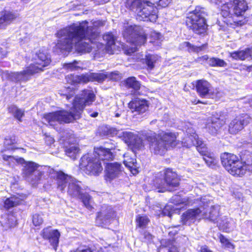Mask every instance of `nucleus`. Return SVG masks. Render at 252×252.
<instances>
[{
  "mask_svg": "<svg viewBox=\"0 0 252 252\" xmlns=\"http://www.w3.org/2000/svg\"><path fill=\"white\" fill-rule=\"evenodd\" d=\"M88 22L84 21L78 25L74 24L58 30L56 33L58 38L55 48L61 51L70 52L73 48V40H75V46L79 53H89L92 47L89 43L84 41L88 39L94 43L100 36L95 28L89 26Z\"/></svg>",
  "mask_w": 252,
  "mask_h": 252,
  "instance_id": "obj_1",
  "label": "nucleus"
},
{
  "mask_svg": "<svg viewBox=\"0 0 252 252\" xmlns=\"http://www.w3.org/2000/svg\"><path fill=\"white\" fill-rule=\"evenodd\" d=\"M95 98L93 90L84 89L80 95L75 96L69 112L63 109L46 113L43 115L42 119L52 126H55L57 122L60 124L70 123L80 119L85 107L91 105Z\"/></svg>",
  "mask_w": 252,
  "mask_h": 252,
  "instance_id": "obj_2",
  "label": "nucleus"
},
{
  "mask_svg": "<svg viewBox=\"0 0 252 252\" xmlns=\"http://www.w3.org/2000/svg\"><path fill=\"white\" fill-rule=\"evenodd\" d=\"M125 6L140 20L156 22L158 18V9L150 0H126Z\"/></svg>",
  "mask_w": 252,
  "mask_h": 252,
  "instance_id": "obj_3",
  "label": "nucleus"
},
{
  "mask_svg": "<svg viewBox=\"0 0 252 252\" xmlns=\"http://www.w3.org/2000/svg\"><path fill=\"white\" fill-rule=\"evenodd\" d=\"M206 15L204 7L196 6L194 10L187 14L185 24L187 28L195 34L202 37L206 36L209 27L205 18Z\"/></svg>",
  "mask_w": 252,
  "mask_h": 252,
  "instance_id": "obj_4",
  "label": "nucleus"
},
{
  "mask_svg": "<svg viewBox=\"0 0 252 252\" xmlns=\"http://www.w3.org/2000/svg\"><path fill=\"white\" fill-rule=\"evenodd\" d=\"M146 140L154 149L155 154L162 156L170 148L176 147L178 143L177 137L173 132L162 131L158 134L147 136Z\"/></svg>",
  "mask_w": 252,
  "mask_h": 252,
  "instance_id": "obj_5",
  "label": "nucleus"
},
{
  "mask_svg": "<svg viewBox=\"0 0 252 252\" xmlns=\"http://www.w3.org/2000/svg\"><path fill=\"white\" fill-rule=\"evenodd\" d=\"M123 36L127 42L135 46L126 49L125 52L126 55L135 52L137 47L144 45L147 39V34L143 29L137 25L126 27L123 32Z\"/></svg>",
  "mask_w": 252,
  "mask_h": 252,
  "instance_id": "obj_6",
  "label": "nucleus"
},
{
  "mask_svg": "<svg viewBox=\"0 0 252 252\" xmlns=\"http://www.w3.org/2000/svg\"><path fill=\"white\" fill-rule=\"evenodd\" d=\"M153 182L154 186L158 189V192L171 191L179 185L177 174L170 168L158 173Z\"/></svg>",
  "mask_w": 252,
  "mask_h": 252,
  "instance_id": "obj_7",
  "label": "nucleus"
},
{
  "mask_svg": "<svg viewBox=\"0 0 252 252\" xmlns=\"http://www.w3.org/2000/svg\"><path fill=\"white\" fill-rule=\"evenodd\" d=\"M22 159L25 163L23 168V174L27 179L34 184L39 181L43 175L46 173L54 176L56 171L48 166H41L33 162H25L24 158Z\"/></svg>",
  "mask_w": 252,
  "mask_h": 252,
  "instance_id": "obj_8",
  "label": "nucleus"
},
{
  "mask_svg": "<svg viewBox=\"0 0 252 252\" xmlns=\"http://www.w3.org/2000/svg\"><path fill=\"white\" fill-rule=\"evenodd\" d=\"M52 177L57 178L58 188L62 191L64 190L67 184L68 193L73 197H79L81 192V188L79 184V182L73 179L62 171H56L54 176Z\"/></svg>",
  "mask_w": 252,
  "mask_h": 252,
  "instance_id": "obj_9",
  "label": "nucleus"
},
{
  "mask_svg": "<svg viewBox=\"0 0 252 252\" xmlns=\"http://www.w3.org/2000/svg\"><path fill=\"white\" fill-rule=\"evenodd\" d=\"M224 168L234 176H242L247 170L252 172V159L251 161H243L242 158H220Z\"/></svg>",
  "mask_w": 252,
  "mask_h": 252,
  "instance_id": "obj_10",
  "label": "nucleus"
},
{
  "mask_svg": "<svg viewBox=\"0 0 252 252\" xmlns=\"http://www.w3.org/2000/svg\"><path fill=\"white\" fill-rule=\"evenodd\" d=\"M102 163L105 164L103 158H81L79 166L88 174L98 175L103 170Z\"/></svg>",
  "mask_w": 252,
  "mask_h": 252,
  "instance_id": "obj_11",
  "label": "nucleus"
},
{
  "mask_svg": "<svg viewBox=\"0 0 252 252\" xmlns=\"http://www.w3.org/2000/svg\"><path fill=\"white\" fill-rule=\"evenodd\" d=\"M51 63V59L49 55L42 50H39L33 58V63L28 66L31 71L35 74L43 71L44 68Z\"/></svg>",
  "mask_w": 252,
  "mask_h": 252,
  "instance_id": "obj_12",
  "label": "nucleus"
},
{
  "mask_svg": "<svg viewBox=\"0 0 252 252\" xmlns=\"http://www.w3.org/2000/svg\"><path fill=\"white\" fill-rule=\"evenodd\" d=\"M251 120V117L247 113L236 115L229 123L228 131L232 135H236L244 129Z\"/></svg>",
  "mask_w": 252,
  "mask_h": 252,
  "instance_id": "obj_13",
  "label": "nucleus"
},
{
  "mask_svg": "<svg viewBox=\"0 0 252 252\" xmlns=\"http://www.w3.org/2000/svg\"><path fill=\"white\" fill-rule=\"evenodd\" d=\"M232 10H233L232 1L224 3L221 6L220 13L223 18L226 19L225 22L226 25L233 29L244 25L245 23L244 20H235L234 19L235 16L234 12H232Z\"/></svg>",
  "mask_w": 252,
  "mask_h": 252,
  "instance_id": "obj_14",
  "label": "nucleus"
},
{
  "mask_svg": "<svg viewBox=\"0 0 252 252\" xmlns=\"http://www.w3.org/2000/svg\"><path fill=\"white\" fill-rule=\"evenodd\" d=\"M122 140L131 147L132 151L136 153L137 151L142 150L144 149V144L142 139L131 132L125 131L122 133Z\"/></svg>",
  "mask_w": 252,
  "mask_h": 252,
  "instance_id": "obj_15",
  "label": "nucleus"
},
{
  "mask_svg": "<svg viewBox=\"0 0 252 252\" xmlns=\"http://www.w3.org/2000/svg\"><path fill=\"white\" fill-rule=\"evenodd\" d=\"M115 216V213L112 207L106 204L101 206L98 212L96 223L102 226H105L111 223V220Z\"/></svg>",
  "mask_w": 252,
  "mask_h": 252,
  "instance_id": "obj_16",
  "label": "nucleus"
},
{
  "mask_svg": "<svg viewBox=\"0 0 252 252\" xmlns=\"http://www.w3.org/2000/svg\"><path fill=\"white\" fill-rule=\"evenodd\" d=\"M193 86L201 98H206L214 94L212 85L208 81L202 79L196 80Z\"/></svg>",
  "mask_w": 252,
  "mask_h": 252,
  "instance_id": "obj_17",
  "label": "nucleus"
},
{
  "mask_svg": "<svg viewBox=\"0 0 252 252\" xmlns=\"http://www.w3.org/2000/svg\"><path fill=\"white\" fill-rule=\"evenodd\" d=\"M128 107L132 112H136L138 114L145 112L149 108L148 101L145 99L135 97L132 99L127 104Z\"/></svg>",
  "mask_w": 252,
  "mask_h": 252,
  "instance_id": "obj_18",
  "label": "nucleus"
},
{
  "mask_svg": "<svg viewBox=\"0 0 252 252\" xmlns=\"http://www.w3.org/2000/svg\"><path fill=\"white\" fill-rule=\"evenodd\" d=\"M41 235L44 239L48 240L50 244L55 250L59 244L60 233L58 230H53L50 227L43 229L41 232Z\"/></svg>",
  "mask_w": 252,
  "mask_h": 252,
  "instance_id": "obj_19",
  "label": "nucleus"
},
{
  "mask_svg": "<svg viewBox=\"0 0 252 252\" xmlns=\"http://www.w3.org/2000/svg\"><path fill=\"white\" fill-rule=\"evenodd\" d=\"M202 212L200 208L188 210L182 216V221L185 224L189 225L193 222L196 219L202 218Z\"/></svg>",
  "mask_w": 252,
  "mask_h": 252,
  "instance_id": "obj_20",
  "label": "nucleus"
},
{
  "mask_svg": "<svg viewBox=\"0 0 252 252\" xmlns=\"http://www.w3.org/2000/svg\"><path fill=\"white\" fill-rule=\"evenodd\" d=\"M123 170L122 164L118 162L108 163L105 166L106 176L110 180L118 177Z\"/></svg>",
  "mask_w": 252,
  "mask_h": 252,
  "instance_id": "obj_21",
  "label": "nucleus"
},
{
  "mask_svg": "<svg viewBox=\"0 0 252 252\" xmlns=\"http://www.w3.org/2000/svg\"><path fill=\"white\" fill-rule=\"evenodd\" d=\"M124 86L128 89H131L130 94L132 95H139L141 88L140 82L137 80L134 76L128 77L124 81Z\"/></svg>",
  "mask_w": 252,
  "mask_h": 252,
  "instance_id": "obj_22",
  "label": "nucleus"
},
{
  "mask_svg": "<svg viewBox=\"0 0 252 252\" xmlns=\"http://www.w3.org/2000/svg\"><path fill=\"white\" fill-rule=\"evenodd\" d=\"M232 4L233 12L236 17L243 16L249 8L245 0H233Z\"/></svg>",
  "mask_w": 252,
  "mask_h": 252,
  "instance_id": "obj_23",
  "label": "nucleus"
},
{
  "mask_svg": "<svg viewBox=\"0 0 252 252\" xmlns=\"http://www.w3.org/2000/svg\"><path fill=\"white\" fill-rule=\"evenodd\" d=\"M34 74L31 71L29 66H27L26 68L20 72L12 73L11 79L12 81L15 82H20L21 81H27L29 80L31 76Z\"/></svg>",
  "mask_w": 252,
  "mask_h": 252,
  "instance_id": "obj_24",
  "label": "nucleus"
},
{
  "mask_svg": "<svg viewBox=\"0 0 252 252\" xmlns=\"http://www.w3.org/2000/svg\"><path fill=\"white\" fill-rule=\"evenodd\" d=\"M115 149H109L100 146L94 147V158H100L101 157L108 158H115Z\"/></svg>",
  "mask_w": 252,
  "mask_h": 252,
  "instance_id": "obj_25",
  "label": "nucleus"
},
{
  "mask_svg": "<svg viewBox=\"0 0 252 252\" xmlns=\"http://www.w3.org/2000/svg\"><path fill=\"white\" fill-rule=\"evenodd\" d=\"M17 18L16 14L10 11H4L0 16V29H3Z\"/></svg>",
  "mask_w": 252,
  "mask_h": 252,
  "instance_id": "obj_26",
  "label": "nucleus"
},
{
  "mask_svg": "<svg viewBox=\"0 0 252 252\" xmlns=\"http://www.w3.org/2000/svg\"><path fill=\"white\" fill-rule=\"evenodd\" d=\"M252 48H246L243 50L235 51L230 53V57L234 60L244 61L249 57H252Z\"/></svg>",
  "mask_w": 252,
  "mask_h": 252,
  "instance_id": "obj_27",
  "label": "nucleus"
},
{
  "mask_svg": "<svg viewBox=\"0 0 252 252\" xmlns=\"http://www.w3.org/2000/svg\"><path fill=\"white\" fill-rule=\"evenodd\" d=\"M183 47L187 48L189 52H194L198 53L201 51L206 50L208 48V43H205L200 46H195L189 41H184L182 43Z\"/></svg>",
  "mask_w": 252,
  "mask_h": 252,
  "instance_id": "obj_28",
  "label": "nucleus"
},
{
  "mask_svg": "<svg viewBox=\"0 0 252 252\" xmlns=\"http://www.w3.org/2000/svg\"><path fill=\"white\" fill-rule=\"evenodd\" d=\"M17 143L16 136L14 134L5 137L3 141L4 148L1 150V153L13 150L14 146Z\"/></svg>",
  "mask_w": 252,
  "mask_h": 252,
  "instance_id": "obj_29",
  "label": "nucleus"
},
{
  "mask_svg": "<svg viewBox=\"0 0 252 252\" xmlns=\"http://www.w3.org/2000/svg\"><path fill=\"white\" fill-rule=\"evenodd\" d=\"M103 39L106 42V50L110 54H113L112 46L115 44L116 38L111 32L103 34Z\"/></svg>",
  "mask_w": 252,
  "mask_h": 252,
  "instance_id": "obj_30",
  "label": "nucleus"
},
{
  "mask_svg": "<svg viewBox=\"0 0 252 252\" xmlns=\"http://www.w3.org/2000/svg\"><path fill=\"white\" fill-rule=\"evenodd\" d=\"M22 201L19 195H13L7 198L4 202V207L6 209H9L19 205Z\"/></svg>",
  "mask_w": 252,
  "mask_h": 252,
  "instance_id": "obj_31",
  "label": "nucleus"
},
{
  "mask_svg": "<svg viewBox=\"0 0 252 252\" xmlns=\"http://www.w3.org/2000/svg\"><path fill=\"white\" fill-rule=\"evenodd\" d=\"M218 207L212 206L209 213L204 212L202 214V218L209 220L211 221L215 222L219 216Z\"/></svg>",
  "mask_w": 252,
  "mask_h": 252,
  "instance_id": "obj_32",
  "label": "nucleus"
},
{
  "mask_svg": "<svg viewBox=\"0 0 252 252\" xmlns=\"http://www.w3.org/2000/svg\"><path fill=\"white\" fill-rule=\"evenodd\" d=\"M9 113L12 114L13 117L19 122L22 121V118L25 115V111L18 108L15 105H11L8 108Z\"/></svg>",
  "mask_w": 252,
  "mask_h": 252,
  "instance_id": "obj_33",
  "label": "nucleus"
},
{
  "mask_svg": "<svg viewBox=\"0 0 252 252\" xmlns=\"http://www.w3.org/2000/svg\"><path fill=\"white\" fill-rule=\"evenodd\" d=\"M128 160L129 161H125L124 164L133 175L136 174L140 167L139 163L137 162L136 158H128Z\"/></svg>",
  "mask_w": 252,
  "mask_h": 252,
  "instance_id": "obj_34",
  "label": "nucleus"
},
{
  "mask_svg": "<svg viewBox=\"0 0 252 252\" xmlns=\"http://www.w3.org/2000/svg\"><path fill=\"white\" fill-rule=\"evenodd\" d=\"M196 149L201 156L206 158H212V153L203 142H197Z\"/></svg>",
  "mask_w": 252,
  "mask_h": 252,
  "instance_id": "obj_35",
  "label": "nucleus"
},
{
  "mask_svg": "<svg viewBox=\"0 0 252 252\" xmlns=\"http://www.w3.org/2000/svg\"><path fill=\"white\" fill-rule=\"evenodd\" d=\"M65 155L69 158H76L80 153V148L76 146L64 147Z\"/></svg>",
  "mask_w": 252,
  "mask_h": 252,
  "instance_id": "obj_36",
  "label": "nucleus"
},
{
  "mask_svg": "<svg viewBox=\"0 0 252 252\" xmlns=\"http://www.w3.org/2000/svg\"><path fill=\"white\" fill-rule=\"evenodd\" d=\"M78 197L81 199L84 205L88 209L91 210L93 208L92 198L89 194L81 193Z\"/></svg>",
  "mask_w": 252,
  "mask_h": 252,
  "instance_id": "obj_37",
  "label": "nucleus"
},
{
  "mask_svg": "<svg viewBox=\"0 0 252 252\" xmlns=\"http://www.w3.org/2000/svg\"><path fill=\"white\" fill-rule=\"evenodd\" d=\"M208 65L210 67H225L227 65V63L222 59L211 57L209 58Z\"/></svg>",
  "mask_w": 252,
  "mask_h": 252,
  "instance_id": "obj_38",
  "label": "nucleus"
},
{
  "mask_svg": "<svg viewBox=\"0 0 252 252\" xmlns=\"http://www.w3.org/2000/svg\"><path fill=\"white\" fill-rule=\"evenodd\" d=\"M156 62V59L154 55L148 54L145 55L143 63L147 65V69L151 70L155 67Z\"/></svg>",
  "mask_w": 252,
  "mask_h": 252,
  "instance_id": "obj_39",
  "label": "nucleus"
},
{
  "mask_svg": "<svg viewBox=\"0 0 252 252\" xmlns=\"http://www.w3.org/2000/svg\"><path fill=\"white\" fill-rule=\"evenodd\" d=\"M174 200L176 201V204H184L185 205H191L194 203V199H192L191 197L181 198L179 196H175Z\"/></svg>",
  "mask_w": 252,
  "mask_h": 252,
  "instance_id": "obj_40",
  "label": "nucleus"
},
{
  "mask_svg": "<svg viewBox=\"0 0 252 252\" xmlns=\"http://www.w3.org/2000/svg\"><path fill=\"white\" fill-rule=\"evenodd\" d=\"M92 82H103L108 78V74L105 73H91Z\"/></svg>",
  "mask_w": 252,
  "mask_h": 252,
  "instance_id": "obj_41",
  "label": "nucleus"
},
{
  "mask_svg": "<svg viewBox=\"0 0 252 252\" xmlns=\"http://www.w3.org/2000/svg\"><path fill=\"white\" fill-rule=\"evenodd\" d=\"M101 133L103 135L113 137L117 134V130L115 128L105 126H102Z\"/></svg>",
  "mask_w": 252,
  "mask_h": 252,
  "instance_id": "obj_42",
  "label": "nucleus"
},
{
  "mask_svg": "<svg viewBox=\"0 0 252 252\" xmlns=\"http://www.w3.org/2000/svg\"><path fill=\"white\" fill-rule=\"evenodd\" d=\"M65 80L67 84L76 86L79 84L78 75L70 74L65 76Z\"/></svg>",
  "mask_w": 252,
  "mask_h": 252,
  "instance_id": "obj_43",
  "label": "nucleus"
},
{
  "mask_svg": "<svg viewBox=\"0 0 252 252\" xmlns=\"http://www.w3.org/2000/svg\"><path fill=\"white\" fill-rule=\"evenodd\" d=\"M149 220L146 216H141L138 215L136 218V222L137 226L139 227L144 228L149 222Z\"/></svg>",
  "mask_w": 252,
  "mask_h": 252,
  "instance_id": "obj_44",
  "label": "nucleus"
},
{
  "mask_svg": "<svg viewBox=\"0 0 252 252\" xmlns=\"http://www.w3.org/2000/svg\"><path fill=\"white\" fill-rule=\"evenodd\" d=\"M219 158H203V161L207 165V166L212 168H215L219 166Z\"/></svg>",
  "mask_w": 252,
  "mask_h": 252,
  "instance_id": "obj_45",
  "label": "nucleus"
},
{
  "mask_svg": "<svg viewBox=\"0 0 252 252\" xmlns=\"http://www.w3.org/2000/svg\"><path fill=\"white\" fill-rule=\"evenodd\" d=\"M79 84H87L89 82H92L91 73H85L78 75Z\"/></svg>",
  "mask_w": 252,
  "mask_h": 252,
  "instance_id": "obj_46",
  "label": "nucleus"
},
{
  "mask_svg": "<svg viewBox=\"0 0 252 252\" xmlns=\"http://www.w3.org/2000/svg\"><path fill=\"white\" fill-rule=\"evenodd\" d=\"M42 214L39 213H35L32 216V223L35 226H39L43 222Z\"/></svg>",
  "mask_w": 252,
  "mask_h": 252,
  "instance_id": "obj_47",
  "label": "nucleus"
},
{
  "mask_svg": "<svg viewBox=\"0 0 252 252\" xmlns=\"http://www.w3.org/2000/svg\"><path fill=\"white\" fill-rule=\"evenodd\" d=\"M219 239L220 243L225 246L228 249H234L235 248L234 245L231 243L228 239L225 238L223 235L220 234L219 236Z\"/></svg>",
  "mask_w": 252,
  "mask_h": 252,
  "instance_id": "obj_48",
  "label": "nucleus"
},
{
  "mask_svg": "<svg viewBox=\"0 0 252 252\" xmlns=\"http://www.w3.org/2000/svg\"><path fill=\"white\" fill-rule=\"evenodd\" d=\"M140 233V238L143 242L148 243L153 240V236L149 232L142 231Z\"/></svg>",
  "mask_w": 252,
  "mask_h": 252,
  "instance_id": "obj_49",
  "label": "nucleus"
},
{
  "mask_svg": "<svg viewBox=\"0 0 252 252\" xmlns=\"http://www.w3.org/2000/svg\"><path fill=\"white\" fill-rule=\"evenodd\" d=\"M219 227L223 230L227 231L230 228L229 224L227 219H224V220H221L219 222Z\"/></svg>",
  "mask_w": 252,
  "mask_h": 252,
  "instance_id": "obj_50",
  "label": "nucleus"
},
{
  "mask_svg": "<svg viewBox=\"0 0 252 252\" xmlns=\"http://www.w3.org/2000/svg\"><path fill=\"white\" fill-rule=\"evenodd\" d=\"M209 60V57L208 55H204L203 56H202L201 57H198L196 59V62L201 64H204L205 63H207V64H208Z\"/></svg>",
  "mask_w": 252,
  "mask_h": 252,
  "instance_id": "obj_51",
  "label": "nucleus"
},
{
  "mask_svg": "<svg viewBox=\"0 0 252 252\" xmlns=\"http://www.w3.org/2000/svg\"><path fill=\"white\" fill-rule=\"evenodd\" d=\"M44 136V141L46 145L50 146L54 143L55 140L51 135L47 133H45Z\"/></svg>",
  "mask_w": 252,
  "mask_h": 252,
  "instance_id": "obj_52",
  "label": "nucleus"
},
{
  "mask_svg": "<svg viewBox=\"0 0 252 252\" xmlns=\"http://www.w3.org/2000/svg\"><path fill=\"white\" fill-rule=\"evenodd\" d=\"M67 89H69V92L67 94H61V95L65 97L66 99L68 100L74 95L75 89L70 87H68Z\"/></svg>",
  "mask_w": 252,
  "mask_h": 252,
  "instance_id": "obj_53",
  "label": "nucleus"
},
{
  "mask_svg": "<svg viewBox=\"0 0 252 252\" xmlns=\"http://www.w3.org/2000/svg\"><path fill=\"white\" fill-rule=\"evenodd\" d=\"M120 78V75L118 73L112 72L110 74H108V78L109 80L117 81Z\"/></svg>",
  "mask_w": 252,
  "mask_h": 252,
  "instance_id": "obj_54",
  "label": "nucleus"
},
{
  "mask_svg": "<svg viewBox=\"0 0 252 252\" xmlns=\"http://www.w3.org/2000/svg\"><path fill=\"white\" fill-rule=\"evenodd\" d=\"M170 3V0H159L157 3L158 6L160 8L167 7Z\"/></svg>",
  "mask_w": 252,
  "mask_h": 252,
  "instance_id": "obj_55",
  "label": "nucleus"
},
{
  "mask_svg": "<svg viewBox=\"0 0 252 252\" xmlns=\"http://www.w3.org/2000/svg\"><path fill=\"white\" fill-rule=\"evenodd\" d=\"M74 252H93L91 249L86 246H81L77 249Z\"/></svg>",
  "mask_w": 252,
  "mask_h": 252,
  "instance_id": "obj_56",
  "label": "nucleus"
},
{
  "mask_svg": "<svg viewBox=\"0 0 252 252\" xmlns=\"http://www.w3.org/2000/svg\"><path fill=\"white\" fill-rule=\"evenodd\" d=\"M7 54L8 52L6 50L0 47V59L6 57Z\"/></svg>",
  "mask_w": 252,
  "mask_h": 252,
  "instance_id": "obj_57",
  "label": "nucleus"
},
{
  "mask_svg": "<svg viewBox=\"0 0 252 252\" xmlns=\"http://www.w3.org/2000/svg\"><path fill=\"white\" fill-rule=\"evenodd\" d=\"M191 104H194V105H196L197 104H206V102H203L201 101V100L198 99L197 97L194 98L193 100H191Z\"/></svg>",
  "mask_w": 252,
  "mask_h": 252,
  "instance_id": "obj_58",
  "label": "nucleus"
},
{
  "mask_svg": "<svg viewBox=\"0 0 252 252\" xmlns=\"http://www.w3.org/2000/svg\"><path fill=\"white\" fill-rule=\"evenodd\" d=\"M224 156H226L227 158H231V157H233L234 156V155L232 154L229 153L224 152L221 155L220 158H223L222 157Z\"/></svg>",
  "mask_w": 252,
  "mask_h": 252,
  "instance_id": "obj_59",
  "label": "nucleus"
},
{
  "mask_svg": "<svg viewBox=\"0 0 252 252\" xmlns=\"http://www.w3.org/2000/svg\"><path fill=\"white\" fill-rule=\"evenodd\" d=\"M201 252H212L210 250H209L208 248L206 246H203L201 248L200 250Z\"/></svg>",
  "mask_w": 252,
  "mask_h": 252,
  "instance_id": "obj_60",
  "label": "nucleus"
},
{
  "mask_svg": "<svg viewBox=\"0 0 252 252\" xmlns=\"http://www.w3.org/2000/svg\"><path fill=\"white\" fill-rule=\"evenodd\" d=\"M168 252H179L177 248L175 247H171Z\"/></svg>",
  "mask_w": 252,
  "mask_h": 252,
  "instance_id": "obj_61",
  "label": "nucleus"
},
{
  "mask_svg": "<svg viewBox=\"0 0 252 252\" xmlns=\"http://www.w3.org/2000/svg\"><path fill=\"white\" fill-rule=\"evenodd\" d=\"M98 113L97 112H94L93 113H92L91 114H90V116L91 117L95 118L98 116Z\"/></svg>",
  "mask_w": 252,
  "mask_h": 252,
  "instance_id": "obj_62",
  "label": "nucleus"
},
{
  "mask_svg": "<svg viewBox=\"0 0 252 252\" xmlns=\"http://www.w3.org/2000/svg\"><path fill=\"white\" fill-rule=\"evenodd\" d=\"M166 211H167V209L166 208H165V209H164L163 211H162V212H163V214L164 215H168V216H170V212H166Z\"/></svg>",
  "mask_w": 252,
  "mask_h": 252,
  "instance_id": "obj_63",
  "label": "nucleus"
},
{
  "mask_svg": "<svg viewBox=\"0 0 252 252\" xmlns=\"http://www.w3.org/2000/svg\"><path fill=\"white\" fill-rule=\"evenodd\" d=\"M3 158H14L13 156H10V155H7V156H3Z\"/></svg>",
  "mask_w": 252,
  "mask_h": 252,
  "instance_id": "obj_64",
  "label": "nucleus"
}]
</instances>
